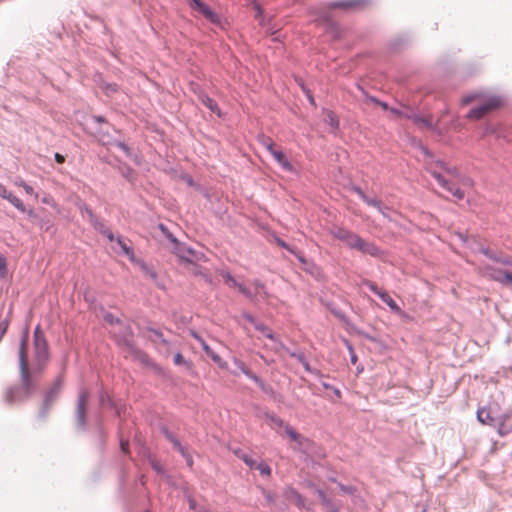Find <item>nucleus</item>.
Segmentation results:
<instances>
[{
	"mask_svg": "<svg viewBox=\"0 0 512 512\" xmlns=\"http://www.w3.org/2000/svg\"><path fill=\"white\" fill-rule=\"evenodd\" d=\"M29 328L23 331L19 351L18 365L20 384L5 391L4 398L9 404L23 402L29 399L38 389L39 378L44 373L50 359L49 347L40 325L33 333V356L28 358Z\"/></svg>",
	"mask_w": 512,
	"mask_h": 512,
	"instance_id": "1",
	"label": "nucleus"
},
{
	"mask_svg": "<svg viewBox=\"0 0 512 512\" xmlns=\"http://www.w3.org/2000/svg\"><path fill=\"white\" fill-rule=\"evenodd\" d=\"M476 102L479 105L475 108H472L468 114L467 118L472 120H479L489 113L497 110L502 105V101L497 96H488L481 92H473L466 96H464L461 100V104L466 106L470 103Z\"/></svg>",
	"mask_w": 512,
	"mask_h": 512,
	"instance_id": "2",
	"label": "nucleus"
},
{
	"mask_svg": "<svg viewBox=\"0 0 512 512\" xmlns=\"http://www.w3.org/2000/svg\"><path fill=\"white\" fill-rule=\"evenodd\" d=\"M330 234L351 249H356L371 256H378L380 254V249L375 244L365 241L351 230L334 226L330 229Z\"/></svg>",
	"mask_w": 512,
	"mask_h": 512,
	"instance_id": "3",
	"label": "nucleus"
},
{
	"mask_svg": "<svg viewBox=\"0 0 512 512\" xmlns=\"http://www.w3.org/2000/svg\"><path fill=\"white\" fill-rule=\"evenodd\" d=\"M436 167H439L441 170H444L447 174L454 177L458 176L457 168L450 167L443 161H437L435 163V167L430 164L427 169L444 189L449 191L458 200H462L464 198V192L446 180L441 172L436 169Z\"/></svg>",
	"mask_w": 512,
	"mask_h": 512,
	"instance_id": "4",
	"label": "nucleus"
},
{
	"mask_svg": "<svg viewBox=\"0 0 512 512\" xmlns=\"http://www.w3.org/2000/svg\"><path fill=\"white\" fill-rule=\"evenodd\" d=\"M62 384H63V379L61 376H59L56 378V380L53 382V384L46 391L44 400H43V407L41 409V414L43 417L46 416L51 405L56 400V398L61 390Z\"/></svg>",
	"mask_w": 512,
	"mask_h": 512,
	"instance_id": "5",
	"label": "nucleus"
},
{
	"mask_svg": "<svg viewBox=\"0 0 512 512\" xmlns=\"http://www.w3.org/2000/svg\"><path fill=\"white\" fill-rule=\"evenodd\" d=\"M90 394L88 390L82 389L79 393L77 406H76V418L78 424L83 426L86 419V410L89 402Z\"/></svg>",
	"mask_w": 512,
	"mask_h": 512,
	"instance_id": "6",
	"label": "nucleus"
},
{
	"mask_svg": "<svg viewBox=\"0 0 512 512\" xmlns=\"http://www.w3.org/2000/svg\"><path fill=\"white\" fill-rule=\"evenodd\" d=\"M191 7L201 13L204 17H206L211 22H217L218 16L210 9L208 5L203 3L201 0H192Z\"/></svg>",
	"mask_w": 512,
	"mask_h": 512,
	"instance_id": "7",
	"label": "nucleus"
},
{
	"mask_svg": "<svg viewBox=\"0 0 512 512\" xmlns=\"http://www.w3.org/2000/svg\"><path fill=\"white\" fill-rule=\"evenodd\" d=\"M497 432L501 437L512 433V412L505 413L499 418Z\"/></svg>",
	"mask_w": 512,
	"mask_h": 512,
	"instance_id": "8",
	"label": "nucleus"
},
{
	"mask_svg": "<svg viewBox=\"0 0 512 512\" xmlns=\"http://www.w3.org/2000/svg\"><path fill=\"white\" fill-rule=\"evenodd\" d=\"M0 197L8 200L16 209L21 212H26L25 205L23 201L17 196L13 195L11 192L7 190V188L0 183Z\"/></svg>",
	"mask_w": 512,
	"mask_h": 512,
	"instance_id": "9",
	"label": "nucleus"
},
{
	"mask_svg": "<svg viewBox=\"0 0 512 512\" xmlns=\"http://www.w3.org/2000/svg\"><path fill=\"white\" fill-rule=\"evenodd\" d=\"M480 273L482 276L501 284L506 271L492 266H484L480 269Z\"/></svg>",
	"mask_w": 512,
	"mask_h": 512,
	"instance_id": "10",
	"label": "nucleus"
},
{
	"mask_svg": "<svg viewBox=\"0 0 512 512\" xmlns=\"http://www.w3.org/2000/svg\"><path fill=\"white\" fill-rule=\"evenodd\" d=\"M272 156L284 170L289 172L295 171L294 166L280 149H278L276 152H273Z\"/></svg>",
	"mask_w": 512,
	"mask_h": 512,
	"instance_id": "11",
	"label": "nucleus"
},
{
	"mask_svg": "<svg viewBox=\"0 0 512 512\" xmlns=\"http://www.w3.org/2000/svg\"><path fill=\"white\" fill-rule=\"evenodd\" d=\"M477 419L480 423L484 425H494V417L491 414V411L485 407L479 408L477 410Z\"/></svg>",
	"mask_w": 512,
	"mask_h": 512,
	"instance_id": "12",
	"label": "nucleus"
},
{
	"mask_svg": "<svg viewBox=\"0 0 512 512\" xmlns=\"http://www.w3.org/2000/svg\"><path fill=\"white\" fill-rule=\"evenodd\" d=\"M285 498L288 501L293 502L298 507L304 506V498L292 487H289L285 490Z\"/></svg>",
	"mask_w": 512,
	"mask_h": 512,
	"instance_id": "13",
	"label": "nucleus"
},
{
	"mask_svg": "<svg viewBox=\"0 0 512 512\" xmlns=\"http://www.w3.org/2000/svg\"><path fill=\"white\" fill-rule=\"evenodd\" d=\"M255 328L257 330H259L260 332H262L265 335V337L272 340L273 341L272 349L278 351L279 347L282 346V344L275 339V336L272 333V331L268 327H266L265 325L260 324V323H255Z\"/></svg>",
	"mask_w": 512,
	"mask_h": 512,
	"instance_id": "14",
	"label": "nucleus"
},
{
	"mask_svg": "<svg viewBox=\"0 0 512 512\" xmlns=\"http://www.w3.org/2000/svg\"><path fill=\"white\" fill-rule=\"evenodd\" d=\"M380 298L384 303H386L389 306V308L393 312H395L399 315H401L403 313L401 308L397 305V303L390 297V295L386 291H384L383 293L380 294Z\"/></svg>",
	"mask_w": 512,
	"mask_h": 512,
	"instance_id": "15",
	"label": "nucleus"
},
{
	"mask_svg": "<svg viewBox=\"0 0 512 512\" xmlns=\"http://www.w3.org/2000/svg\"><path fill=\"white\" fill-rule=\"evenodd\" d=\"M205 353L216 363L218 364V366L220 368H226L227 367V363L225 361L222 360V358L217 354L215 353L209 345H204V349Z\"/></svg>",
	"mask_w": 512,
	"mask_h": 512,
	"instance_id": "16",
	"label": "nucleus"
},
{
	"mask_svg": "<svg viewBox=\"0 0 512 512\" xmlns=\"http://www.w3.org/2000/svg\"><path fill=\"white\" fill-rule=\"evenodd\" d=\"M234 363L237 365V367L240 369L242 373H244L246 376H248L250 379H252L255 382H260V379L258 376H256L253 372H251L250 369L246 367L244 362L234 359Z\"/></svg>",
	"mask_w": 512,
	"mask_h": 512,
	"instance_id": "17",
	"label": "nucleus"
},
{
	"mask_svg": "<svg viewBox=\"0 0 512 512\" xmlns=\"http://www.w3.org/2000/svg\"><path fill=\"white\" fill-rule=\"evenodd\" d=\"M361 4H362V1H360V0H348V1L335 2V3L331 4V7L349 9V8L358 7Z\"/></svg>",
	"mask_w": 512,
	"mask_h": 512,
	"instance_id": "18",
	"label": "nucleus"
},
{
	"mask_svg": "<svg viewBox=\"0 0 512 512\" xmlns=\"http://www.w3.org/2000/svg\"><path fill=\"white\" fill-rule=\"evenodd\" d=\"M267 423L273 428H284L286 423L274 414H266Z\"/></svg>",
	"mask_w": 512,
	"mask_h": 512,
	"instance_id": "19",
	"label": "nucleus"
},
{
	"mask_svg": "<svg viewBox=\"0 0 512 512\" xmlns=\"http://www.w3.org/2000/svg\"><path fill=\"white\" fill-rule=\"evenodd\" d=\"M201 99V102L206 106L208 107L211 111L217 113V114H220V110H219V107L217 105V103L212 99L210 98L209 96L207 95H202L200 97Z\"/></svg>",
	"mask_w": 512,
	"mask_h": 512,
	"instance_id": "20",
	"label": "nucleus"
},
{
	"mask_svg": "<svg viewBox=\"0 0 512 512\" xmlns=\"http://www.w3.org/2000/svg\"><path fill=\"white\" fill-rule=\"evenodd\" d=\"M316 493L318 497L320 498L322 504L327 508L329 512H336V510L333 508V505L331 504L330 500L326 496L325 492L321 489H317Z\"/></svg>",
	"mask_w": 512,
	"mask_h": 512,
	"instance_id": "21",
	"label": "nucleus"
},
{
	"mask_svg": "<svg viewBox=\"0 0 512 512\" xmlns=\"http://www.w3.org/2000/svg\"><path fill=\"white\" fill-rule=\"evenodd\" d=\"M220 275L222 276L224 283L231 288H237L240 283L236 281V279L227 271H221Z\"/></svg>",
	"mask_w": 512,
	"mask_h": 512,
	"instance_id": "22",
	"label": "nucleus"
},
{
	"mask_svg": "<svg viewBox=\"0 0 512 512\" xmlns=\"http://www.w3.org/2000/svg\"><path fill=\"white\" fill-rule=\"evenodd\" d=\"M261 143L271 155L278 150L274 141L269 137H262Z\"/></svg>",
	"mask_w": 512,
	"mask_h": 512,
	"instance_id": "23",
	"label": "nucleus"
},
{
	"mask_svg": "<svg viewBox=\"0 0 512 512\" xmlns=\"http://www.w3.org/2000/svg\"><path fill=\"white\" fill-rule=\"evenodd\" d=\"M261 143L271 155L278 150L274 141L269 137H262Z\"/></svg>",
	"mask_w": 512,
	"mask_h": 512,
	"instance_id": "24",
	"label": "nucleus"
},
{
	"mask_svg": "<svg viewBox=\"0 0 512 512\" xmlns=\"http://www.w3.org/2000/svg\"><path fill=\"white\" fill-rule=\"evenodd\" d=\"M261 143L271 155L278 150L274 141L269 137H262Z\"/></svg>",
	"mask_w": 512,
	"mask_h": 512,
	"instance_id": "25",
	"label": "nucleus"
},
{
	"mask_svg": "<svg viewBox=\"0 0 512 512\" xmlns=\"http://www.w3.org/2000/svg\"><path fill=\"white\" fill-rule=\"evenodd\" d=\"M325 121L331 126L332 129H337L339 126V120L332 111L326 112Z\"/></svg>",
	"mask_w": 512,
	"mask_h": 512,
	"instance_id": "26",
	"label": "nucleus"
},
{
	"mask_svg": "<svg viewBox=\"0 0 512 512\" xmlns=\"http://www.w3.org/2000/svg\"><path fill=\"white\" fill-rule=\"evenodd\" d=\"M15 185L18 186V187H21L24 189V191L29 194V195H34L35 198L38 197V194L34 192V189L32 186L28 185L25 181L21 180V179H18L16 180L15 182Z\"/></svg>",
	"mask_w": 512,
	"mask_h": 512,
	"instance_id": "27",
	"label": "nucleus"
},
{
	"mask_svg": "<svg viewBox=\"0 0 512 512\" xmlns=\"http://www.w3.org/2000/svg\"><path fill=\"white\" fill-rule=\"evenodd\" d=\"M101 89L103 90V92L110 96L116 92H118L119 90V87L116 83H104L102 86H101Z\"/></svg>",
	"mask_w": 512,
	"mask_h": 512,
	"instance_id": "28",
	"label": "nucleus"
},
{
	"mask_svg": "<svg viewBox=\"0 0 512 512\" xmlns=\"http://www.w3.org/2000/svg\"><path fill=\"white\" fill-rule=\"evenodd\" d=\"M235 454L242 460L244 463L249 466L250 468H254L256 465V461L253 460L249 455L241 452V451H235Z\"/></svg>",
	"mask_w": 512,
	"mask_h": 512,
	"instance_id": "29",
	"label": "nucleus"
},
{
	"mask_svg": "<svg viewBox=\"0 0 512 512\" xmlns=\"http://www.w3.org/2000/svg\"><path fill=\"white\" fill-rule=\"evenodd\" d=\"M482 252H483V254H484V255L488 256L489 258H491V259H493V260H495V261L500 262V263H501V264H503L504 266L512 267V261H511L510 259L505 258V259H501V260H500V259L496 258V257L491 253V251H490L489 249H483V250H482Z\"/></svg>",
	"mask_w": 512,
	"mask_h": 512,
	"instance_id": "30",
	"label": "nucleus"
},
{
	"mask_svg": "<svg viewBox=\"0 0 512 512\" xmlns=\"http://www.w3.org/2000/svg\"><path fill=\"white\" fill-rule=\"evenodd\" d=\"M284 430H285V433L288 435V437L292 441L300 440V438H301L300 434L295 429H293L290 425L286 424L284 427Z\"/></svg>",
	"mask_w": 512,
	"mask_h": 512,
	"instance_id": "31",
	"label": "nucleus"
},
{
	"mask_svg": "<svg viewBox=\"0 0 512 512\" xmlns=\"http://www.w3.org/2000/svg\"><path fill=\"white\" fill-rule=\"evenodd\" d=\"M254 468H256L257 470H259V472H260L263 476H267V477H269V476L271 475V468H270L267 464H265V463H263V462H261V463H259V464H256Z\"/></svg>",
	"mask_w": 512,
	"mask_h": 512,
	"instance_id": "32",
	"label": "nucleus"
},
{
	"mask_svg": "<svg viewBox=\"0 0 512 512\" xmlns=\"http://www.w3.org/2000/svg\"><path fill=\"white\" fill-rule=\"evenodd\" d=\"M353 191L367 204L370 205L372 198H369L361 188L354 187Z\"/></svg>",
	"mask_w": 512,
	"mask_h": 512,
	"instance_id": "33",
	"label": "nucleus"
},
{
	"mask_svg": "<svg viewBox=\"0 0 512 512\" xmlns=\"http://www.w3.org/2000/svg\"><path fill=\"white\" fill-rule=\"evenodd\" d=\"M415 123L422 125L423 127H432V121L429 118H422L415 116L413 117Z\"/></svg>",
	"mask_w": 512,
	"mask_h": 512,
	"instance_id": "34",
	"label": "nucleus"
},
{
	"mask_svg": "<svg viewBox=\"0 0 512 512\" xmlns=\"http://www.w3.org/2000/svg\"><path fill=\"white\" fill-rule=\"evenodd\" d=\"M173 446L181 453V455H186V449L181 445V443L171 435L168 436Z\"/></svg>",
	"mask_w": 512,
	"mask_h": 512,
	"instance_id": "35",
	"label": "nucleus"
},
{
	"mask_svg": "<svg viewBox=\"0 0 512 512\" xmlns=\"http://www.w3.org/2000/svg\"><path fill=\"white\" fill-rule=\"evenodd\" d=\"M173 446L181 453V455H186V449L181 445V443L171 435L168 436Z\"/></svg>",
	"mask_w": 512,
	"mask_h": 512,
	"instance_id": "36",
	"label": "nucleus"
},
{
	"mask_svg": "<svg viewBox=\"0 0 512 512\" xmlns=\"http://www.w3.org/2000/svg\"><path fill=\"white\" fill-rule=\"evenodd\" d=\"M7 275V262L6 258L0 255V276L4 278Z\"/></svg>",
	"mask_w": 512,
	"mask_h": 512,
	"instance_id": "37",
	"label": "nucleus"
},
{
	"mask_svg": "<svg viewBox=\"0 0 512 512\" xmlns=\"http://www.w3.org/2000/svg\"><path fill=\"white\" fill-rule=\"evenodd\" d=\"M365 284L368 286V288H369L373 293H375V294H376V295H378L379 297H380V294L384 292V290L379 289V288H378V286H377L375 283L371 282V281H366V283H365Z\"/></svg>",
	"mask_w": 512,
	"mask_h": 512,
	"instance_id": "38",
	"label": "nucleus"
},
{
	"mask_svg": "<svg viewBox=\"0 0 512 512\" xmlns=\"http://www.w3.org/2000/svg\"><path fill=\"white\" fill-rule=\"evenodd\" d=\"M501 284L504 286L512 287V271H506L503 281H501Z\"/></svg>",
	"mask_w": 512,
	"mask_h": 512,
	"instance_id": "39",
	"label": "nucleus"
},
{
	"mask_svg": "<svg viewBox=\"0 0 512 512\" xmlns=\"http://www.w3.org/2000/svg\"><path fill=\"white\" fill-rule=\"evenodd\" d=\"M237 289L239 290L240 293H242L249 299H253V295H252L251 291L248 288H246L243 284H239Z\"/></svg>",
	"mask_w": 512,
	"mask_h": 512,
	"instance_id": "40",
	"label": "nucleus"
},
{
	"mask_svg": "<svg viewBox=\"0 0 512 512\" xmlns=\"http://www.w3.org/2000/svg\"><path fill=\"white\" fill-rule=\"evenodd\" d=\"M187 500H188L189 508L191 510H195L196 512H198V510L201 507L197 506L196 500L192 496H188Z\"/></svg>",
	"mask_w": 512,
	"mask_h": 512,
	"instance_id": "41",
	"label": "nucleus"
},
{
	"mask_svg": "<svg viewBox=\"0 0 512 512\" xmlns=\"http://www.w3.org/2000/svg\"><path fill=\"white\" fill-rule=\"evenodd\" d=\"M90 222L92 223V225L94 226V228H95L96 230H98L100 233H101V230L107 229V228L105 227V225H104L102 222H100L97 218H96V220H93V221H90Z\"/></svg>",
	"mask_w": 512,
	"mask_h": 512,
	"instance_id": "42",
	"label": "nucleus"
},
{
	"mask_svg": "<svg viewBox=\"0 0 512 512\" xmlns=\"http://www.w3.org/2000/svg\"><path fill=\"white\" fill-rule=\"evenodd\" d=\"M118 243L119 245L121 246L123 252L126 254V255H132L133 252L131 250V248H129L121 239H118Z\"/></svg>",
	"mask_w": 512,
	"mask_h": 512,
	"instance_id": "43",
	"label": "nucleus"
},
{
	"mask_svg": "<svg viewBox=\"0 0 512 512\" xmlns=\"http://www.w3.org/2000/svg\"><path fill=\"white\" fill-rule=\"evenodd\" d=\"M174 363L176 365H183L186 363V361L184 360L183 356L181 353H177L175 356H174Z\"/></svg>",
	"mask_w": 512,
	"mask_h": 512,
	"instance_id": "44",
	"label": "nucleus"
},
{
	"mask_svg": "<svg viewBox=\"0 0 512 512\" xmlns=\"http://www.w3.org/2000/svg\"><path fill=\"white\" fill-rule=\"evenodd\" d=\"M396 118H401V117H409L408 115L404 114L402 111L400 110H397V109H394V108H390L389 110Z\"/></svg>",
	"mask_w": 512,
	"mask_h": 512,
	"instance_id": "45",
	"label": "nucleus"
},
{
	"mask_svg": "<svg viewBox=\"0 0 512 512\" xmlns=\"http://www.w3.org/2000/svg\"><path fill=\"white\" fill-rule=\"evenodd\" d=\"M370 206L376 207L380 212H382V203L378 199H372Z\"/></svg>",
	"mask_w": 512,
	"mask_h": 512,
	"instance_id": "46",
	"label": "nucleus"
},
{
	"mask_svg": "<svg viewBox=\"0 0 512 512\" xmlns=\"http://www.w3.org/2000/svg\"><path fill=\"white\" fill-rule=\"evenodd\" d=\"M101 233L105 235L110 241L114 240V235L109 229L101 230Z\"/></svg>",
	"mask_w": 512,
	"mask_h": 512,
	"instance_id": "47",
	"label": "nucleus"
},
{
	"mask_svg": "<svg viewBox=\"0 0 512 512\" xmlns=\"http://www.w3.org/2000/svg\"><path fill=\"white\" fill-rule=\"evenodd\" d=\"M83 211H85L86 214L89 216L90 221L96 220V216L93 214V212L91 211V209L89 207H87V206L84 207Z\"/></svg>",
	"mask_w": 512,
	"mask_h": 512,
	"instance_id": "48",
	"label": "nucleus"
},
{
	"mask_svg": "<svg viewBox=\"0 0 512 512\" xmlns=\"http://www.w3.org/2000/svg\"><path fill=\"white\" fill-rule=\"evenodd\" d=\"M372 100H373V102H375L376 104H378L382 109L387 110V111H389V110H390V108H389V106H388V104H387V103H385V102H381V101L376 100V99H372Z\"/></svg>",
	"mask_w": 512,
	"mask_h": 512,
	"instance_id": "49",
	"label": "nucleus"
},
{
	"mask_svg": "<svg viewBox=\"0 0 512 512\" xmlns=\"http://www.w3.org/2000/svg\"><path fill=\"white\" fill-rule=\"evenodd\" d=\"M340 489L344 492V493H348V494H352L354 492V489L351 487V486H344V485H340Z\"/></svg>",
	"mask_w": 512,
	"mask_h": 512,
	"instance_id": "50",
	"label": "nucleus"
},
{
	"mask_svg": "<svg viewBox=\"0 0 512 512\" xmlns=\"http://www.w3.org/2000/svg\"><path fill=\"white\" fill-rule=\"evenodd\" d=\"M182 456L186 459L187 465L189 467H192L193 459H192L191 455L186 451V455H182Z\"/></svg>",
	"mask_w": 512,
	"mask_h": 512,
	"instance_id": "51",
	"label": "nucleus"
},
{
	"mask_svg": "<svg viewBox=\"0 0 512 512\" xmlns=\"http://www.w3.org/2000/svg\"><path fill=\"white\" fill-rule=\"evenodd\" d=\"M265 498L269 503H273L275 496L271 492H265Z\"/></svg>",
	"mask_w": 512,
	"mask_h": 512,
	"instance_id": "52",
	"label": "nucleus"
},
{
	"mask_svg": "<svg viewBox=\"0 0 512 512\" xmlns=\"http://www.w3.org/2000/svg\"><path fill=\"white\" fill-rule=\"evenodd\" d=\"M55 160H56V162L62 164V163L65 162V157L62 154H60V153H56L55 154Z\"/></svg>",
	"mask_w": 512,
	"mask_h": 512,
	"instance_id": "53",
	"label": "nucleus"
},
{
	"mask_svg": "<svg viewBox=\"0 0 512 512\" xmlns=\"http://www.w3.org/2000/svg\"><path fill=\"white\" fill-rule=\"evenodd\" d=\"M349 350H350V352H351V362H352V364H356V362H357V356H356V354L354 353V351H353V349H352V347H351V346H349Z\"/></svg>",
	"mask_w": 512,
	"mask_h": 512,
	"instance_id": "54",
	"label": "nucleus"
},
{
	"mask_svg": "<svg viewBox=\"0 0 512 512\" xmlns=\"http://www.w3.org/2000/svg\"><path fill=\"white\" fill-rule=\"evenodd\" d=\"M42 201H43V203L54 206V201L50 196L44 197Z\"/></svg>",
	"mask_w": 512,
	"mask_h": 512,
	"instance_id": "55",
	"label": "nucleus"
},
{
	"mask_svg": "<svg viewBox=\"0 0 512 512\" xmlns=\"http://www.w3.org/2000/svg\"><path fill=\"white\" fill-rule=\"evenodd\" d=\"M128 446H129L128 441H121V449L123 452L126 453L128 451Z\"/></svg>",
	"mask_w": 512,
	"mask_h": 512,
	"instance_id": "56",
	"label": "nucleus"
},
{
	"mask_svg": "<svg viewBox=\"0 0 512 512\" xmlns=\"http://www.w3.org/2000/svg\"><path fill=\"white\" fill-rule=\"evenodd\" d=\"M277 243H278L279 246H281V247L291 251L289 246L283 240H278Z\"/></svg>",
	"mask_w": 512,
	"mask_h": 512,
	"instance_id": "57",
	"label": "nucleus"
},
{
	"mask_svg": "<svg viewBox=\"0 0 512 512\" xmlns=\"http://www.w3.org/2000/svg\"><path fill=\"white\" fill-rule=\"evenodd\" d=\"M254 285L259 290H263L264 289V285L260 281H258V280L254 281Z\"/></svg>",
	"mask_w": 512,
	"mask_h": 512,
	"instance_id": "58",
	"label": "nucleus"
},
{
	"mask_svg": "<svg viewBox=\"0 0 512 512\" xmlns=\"http://www.w3.org/2000/svg\"><path fill=\"white\" fill-rule=\"evenodd\" d=\"M152 467H153L157 472H161L160 465H159L157 462L153 461V462H152Z\"/></svg>",
	"mask_w": 512,
	"mask_h": 512,
	"instance_id": "59",
	"label": "nucleus"
},
{
	"mask_svg": "<svg viewBox=\"0 0 512 512\" xmlns=\"http://www.w3.org/2000/svg\"><path fill=\"white\" fill-rule=\"evenodd\" d=\"M191 335L198 341L201 340V337L196 332H191Z\"/></svg>",
	"mask_w": 512,
	"mask_h": 512,
	"instance_id": "60",
	"label": "nucleus"
},
{
	"mask_svg": "<svg viewBox=\"0 0 512 512\" xmlns=\"http://www.w3.org/2000/svg\"><path fill=\"white\" fill-rule=\"evenodd\" d=\"M199 342H200V344H201L203 349H204V345H208L202 338H201V340Z\"/></svg>",
	"mask_w": 512,
	"mask_h": 512,
	"instance_id": "61",
	"label": "nucleus"
},
{
	"mask_svg": "<svg viewBox=\"0 0 512 512\" xmlns=\"http://www.w3.org/2000/svg\"><path fill=\"white\" fill-rule=\"evenodd\" d=\"M199 342H200V344H201L203 349H204V345H208L202 338H201V340Z\"/></svg>",
	"mask_w": 512,
	"mask_h": 512,
	"instance_id": "62",
	"label": "nucleus"
},
{
	"mask_svg": "<svg viewBox=\"0 0 512 512\" xmlns=\"http://www.w3.org/2000/svg\"><path fill=\"white\" fill-rule=\"evenodd\" d=\"M119 147H121V148H122V149H124V150H127L126 145H125V144H123V143H119Z\"/></svg>",
	"mask_w": 512,
	"mask_h": 512,
	"instance_id": "63",
	"label": "nucleus"
},
{
	"mask_svg": "<svg viewBox=\"0 0 512 512\" xmlns=\"http://www.w3.org/2000/svg\"><path fill=\"white\" fill-rule=\"evenodd\" d=\"M198 512H210V511H208V510H207V509H205V508H200V509L198 510Z\"/></svg>",
	"mask_w": 512,
	"mask_h": 512,
	"instance_id": "64",
	"label": "nucleus"
}]
</instances>
